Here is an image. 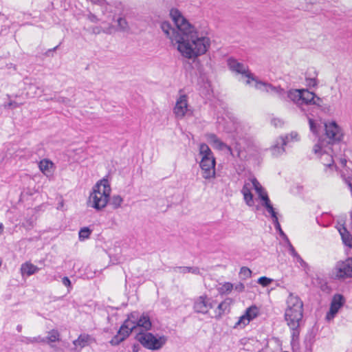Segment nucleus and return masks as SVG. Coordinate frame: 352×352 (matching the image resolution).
Wrapping results in <instances>:
<instances>
[{"mask_svg":"<svg viewBox=\"0 0 352 352\" xmlns=\"http://www.w3.org/2000/svg\"><path fill=\"white\" fill-rule=\"evenodd\" d=\"M175 28L170 22L163 21L161 29L172 42L177 43V50L186 58H194L206 54L210 46V39L198 32L177 8L170 11Z\"/></svg>","mask_w":352,"mask_h":352,"instance_id":"f257e3e1","label":"nucleus"},{"mask_svg":"<svg viewBox=\"0 0 352 352\" xmlns=\"http://www.w3.org/2000/svg\"><path fill=\"white\" fill-rule=\"evenodd\" d=\"M287 308L284 318L292 331V340L299 338L303 318V302L298 296L290 294L287 300Z\"/></svg>","mask_w":352,"mask_h":352,"instance_id":"f03ea898","label":"nucleus"},{"mask_svg":"<svg viewBox=\"0 0 352 352\" xmlns=\"http://www.w3.org/2000/svg\"><path fill=\"white\" fill-rule=\"evenodd\" d=\"M111 190V186L107 178L104 177L98 182L89 197L90 206L97 210L104 208L109 201Z\"/></svg>","mask_w":352,"mask_h":352,"instance_id":"7ed1b4c3","label":"nucleus"},{"mask_svg":"<svg viewBox=\"0 0 352 352\" xmlns=\"http://www.w3.org/2000/svg\"><path fill=\"white\" fill-rule=\"evenodd\" d=\"M135 339L144 347L153 351L160 349L167 341L166 336H162L157 338L149 332L138 333Z\"/></svg>","mask_w":352,"mask_h":352,"instance_id":"20e7f679","label":"nucleus"},{"mask_svg":"<svg viewBox=\"0 0 352 352\" xmlns=\"http://www.w3.org/2000/svg\"><path fill=\"white\" fill-rule=\"evenodd\" d=\"M228 65L230 69L237 74H242L248 79L245 81L246 85H251V81L256 82L258 78L256 77L243 63L238 62L236 59L230 58L228 60Z\"/></svg>","mask_w":352,"mask_h":352,"instance_id":"39448f33","label":"nucleus"},{"mask_svg":"<svg viewBox=\"0 0 352 352\" xmlns=\"http://www.w3.org/2000/svg\"><path fill=\"white\" fill-rule=\"evenodd\" d=\"M333 274L339 280L352 278V258L338 262L333 270Z\"/></svg>","mask_w":352,"mask_h":352,"instance_id":"423d86ee","label":"nucleus"},{"mask_svg":"<svg viewBox=\"0 0 352 352\" xmlns=\"http://www.w3.org/2000/svg\"><path fill=\"white\" fill-rule=\"evenodd\" d=\"M325 135L329 138L327 144H333L341 141L342 133L341 129L335 121L324 124Z\"/></svg>","mask_w":352,"mask_h":352,"instance_id":"0eeeda50","label":"nucleus"},{"mask_svg":"<svg viewBox=\"0 0 352 352\" xmlns=\"http://www.w3.org/2000/svg\"><path fill=\"white\" fill-rule=\"evenodd\" d=\"M215 158L214 157H207L203 163V159L200 162V167L202 170V177L206 179H210L215 177Z\"/></svg>","mask_w":352,"mask_h":352,"instance_id":"6e6552de","label":"nucleus"},{"mask_svg":"<svg viewBox=\"0 0 352 352\" xmlns=\"http://www.w3.org/2000/svg\"><path fill=\"white\" fill-rule=\"evenodd\" d=\"M212 307L210 299L207 296H200L194 300L193 309L196 313L206 314Z\"/></svg>","mask_w":352,"mask_h":352,"instance_id":"1a4fd4ad","label":"nucleus"},{"mask_svg":"<svg viewBox=\"0 0 352 352\" xmlns=\"http://www.w3.org/2000/svg\"><path fill=\"white\" fill-rule=\"evenodd\" d=\"M344 302L345 299L342 294H337L334 295L330 305L329 311L326 315V320L329 321L332 320L336 316L339 309L344 305Z\"/></svg>","mask_w":352,"mask_h":352,"instance_id":"9d476101","label":"nucleus"},{"mask_svg":"<svg viewBox=\"0 0 352 352\" xmlns=\"http://www.w3.org/2000/svg\"><path fill=\"white\" fill-rule=\"evenodd\" d=\"M254 87L261 91H265L267 93H274V94L282 97L285 94L284 89L281 88L280 86L275 87L273 85L268 83L267 82H263L258 78L256 79Z\"/></svg>","mask_w":352,"mask_h":352,"instance_id":"9b49d317","label":"nucleus"},{"mask_svg":"<svg viewBox=\"0 0 352 352\" xmlns=\"http://www.w3.org/2000/svg\"><path fill=\"white\" fill-rule=\"evenodd\" d=\"M301 92L302 97L300 98L299 107L301 111L306 113L307 116L308 115L307 113L312 114V113L310 112L311 109L309 108V106H311L312 103H314L316 94L312 91H308L307 89H302Z\"/></svg>","mask_w":352,"mask_h":352,"instance_id":"f8f14e48","label":"nucleus"},{"mask_svg":"<svg viewBox=\"0 0 352 352\" xmlns=\"http://www.w3.org/2000/svg\"><path fill=\"white\" fill-rule=\"evenodd\" d=\"M298 133L296 132H292L291 133L285 136H281L279 138V142L272 148L273 155L277 156L285 151L284 146L287 145L290 140H298Z\"/></svg>","mask_w":352,"mask_h":352,"instance_id":"ddd939ff","label":"nucleus"},{"mask_svg":"<svg viewBox=\"0 0 352 352\" xmlns=\"http://www.w3.org/2000/svg\"><path fill=\"white\" fill-rule=\"evenodd\" d=\"M188 110V100L186 95H182L177 100L174 107V113L177 118H183Z\"/></svg>","mask_w":352,"mask_h":352,"instance_id":"4468645a","label":"nucleus"},{"mask_svg":"<svg viewBox=\"0 0 352 352\" xmlns=\"http://www.w3.org/2000/svg\"><path fill=\"white\" fill-rule=\"evenodd\" d=\"M258 315L257 307L254 305L248 307L245 314L240 317V319L236 324V325L243 324V327L249 324V322L255 318Z\"/></svg>","mask_w":352,"mask_h":352,"instance_id":"2eb2a0df","label":"nucleus"},{"mask_svg":"<svg viewBox=\"0 0 352 352\" xmlns=\"http://www.w3.org/2000/svg\"><path fill=\"white\" fill-rule=\"evenodd\" d=\"M94 342H96L95 338H92L90 335L81 333L76 340L73 341V344L82 349Z\"/></svg>","mask_w":352,"mask_h":352,"instance_id":"dca6fc26","label":"nucleus"},{"mask_svg":"<svg viewBox=\"0 0 352 352\" xmlns=\"http://www.w3.org/2000/svg\"><path fill=\"white\" fill-rule=\"evenodd\" d=\"M287 245L290 254L296 259V261L300 263V266L303 267L305 273L307 274L309 271L310 270V267L308 265V263H307L298 254V252L296 251L295 248H294L291 243H289Z\"/></svg>","mask_w":352,"mask_h":352,"instance_id":"f3484780","label":"nucleus"},{"mask_svg":"<svg viewBox=\"0 0 352 352\" xmlns=\"http://www.w3.org/2000/svg\"><path fill=\"white\" fill-rule=\"evenodd\" d=\"M136 325L137 327L143 328L145 331L150 330L152 327V322L149 314L148 312H144L140 314Z\"/></svg>","mask_w":352,"mask_h":352,"instance_id":"a211bd4d","label":"nucleus"},{"mask_svg":"<svg viewBox=\"0 0 352 352\" xmlns=\"http://www.w3.org/2000/svg\"><path fill=\"white\" fill-rule=\"evenodd\" d=\"M208 140L213 144L219 150H223L224 148H227L230 153L232 154V148L230 146H228L226 144L223 142L214 133H210L208 135Z\"/></svg>","mask_w":352,"mask_h":352,"instance_id":"6ab92c4d","label":"nucleus"},{"mask_svg":"<svg viewBox=\"0 0 352 352\" xmlns=\"http://www.w3.org/2000/svg\"><path fill=\"white\" fill-rule=\"evenodd\" d=\"M339 233L344 245L352 248V236L344 225L338 228Z\"/></svg>","mask_w":352,"mask_h":352,"instance_id":"aec40b11","label":"nucleus"},{"mask_svg":"<svg viewBox=\"0 0 352 352\" xmlns=\"http://www.w3.org/2000/svg\"><path fill=\"white\" fill-rule=\"evenodd\" d=\"M126 333V331L123 330V327H120L117 334L112 338V339L109 341V343L112 346H117L120 344L122 341H124L129 336V333Z\"/></svg>","mask_w":352,"mask_h":352,"instance_id":"412c9836","label":"nucleus"},{"mask_svg":"<svg viewBox=\"0 0 352 352\" xmlns=\"http://www.w3.org/2000/svg\"><path fill=\"white\" fill-rule=\"evenodd\" d=\"M39 268L37 266L29 262L23 263L21 267V271L23 276L27 275L28 276H30L36 274Z\"/></svg>","mask_w":352,"mask_h":352,"instance_id":"4be33fe9","label":"nucleus"},{"mask_svg":"<svg viewBox=\"0 0 352 352\" xmlns=\"http://www.w3.org/2000/svg\"><path fill=\"white\" fill-rule=\"evenodd\" d=\"M173 271L182 274L192 273L193 274H200V270L198 267H174Z\"/></svg>","mask_w":352,"mask_h":352,"instance_id":"5701e85b","label":"nucleus"},{"mask_svg":"<svg viewBox=\"0 0 352 352\" xmlns=\"http://www.w3.org/2000/svg\"><path fill=\"white\" fill-rule=\"evenodd\" d=\"M199 154L202 156L203 163L206 160L207 157H214L209 146L205 144L201 143L199 145Z\"/></svg>","mask_w":352,"mask_h":352,"instance_id":"b1692460","label":"nucleus"},{"mask_svg":"<svg viewBox=\"0 0 352 352\" xmlns=\"http://www.w3.org/2000/svg\"><path fill=\"white\" fill-rule=\"evenodd\" d=\"M241 192L243 195L244 200L247 205L252 206L254 205L253 194L251 192L249 188L247 187L246 184L243 186Z\"/></svg>","mask_w":352,"mask_h":352,"instance_id":"393cba45","label":"nucleus"},{"mask_svg":"<svg viewBox=\"0 0 352 352\" xmlns=\"http://www.w3.org/2000/svg\"><path fill=\"white\" fill-rule=\"evenodd\" d=\"M287 96L289 99H291L292 100H293L299 105L300 98L302 97L301 90H290L288 91Z\"/></svg>","mask_w":352,"mask_h":352,"instance_id":"a878e982","label":"nucleus"},{"mask_svg":"<svg viewBox=\"0 0 352 352\" xmlns=\"http://www.w3.org/2000/svg\"><path fill=\"white\" fill-rule=\"evenodd\" d=\"M123 199L120 195H113L111 198L109 197V203L110 206H113V209H118L120 207Z\"/></svg>","mask_w":352,"mask_h":352,"instance_id":"bb28decb","label":"nucleus"},{"mask_svg":"<svg viewBox=\"0 0 352 352\" xmlns=\"http://www.w3.org/2000/svg\"><path fill=\"white\" fill-rule=\"evenodd\" d=\"M120 327H123V330L126 331H127L126 333H129V336L131 334V333L132 332V331L135 327H137V325L135 322H133V321H131L130 319H129L127 318L124 320V322H123V324L121 325Z\"/></svg>","mask_w":352,"mask_h":352,"instance_id":"cd10ccee","label":"nucleus"},{"mask_svg":"<svg viewBox=\"0 0 352 352\" xmlns=\"http://www.w3.org/2000/svg\"><path fill=\"white\" fill-rule=\"evenodd\" d=\"M273 223L274 225L275 229L277 230L280 236L283 238V239L287 243H291L287 237V236L285 234V233L282 230L280 223L278 221V218H276V219L273 220Z\"/></svg>","mask_w":352,"mask_h":352,"instance_id":"c85d7f7f","label":"nucleus"},{"mask_svg":"<svg viewBox=\"0 0 352 352\" xmlns=\"http://www.w3.org/2000/svg\"><path fill=\"white\" fill-rule=\"evenodd\" d=\"M327 143L324 140L319 139L318 144L314 147V151L316 154L327 153V151H323V148L326 146Z\"/></svg>","mask_w":352,"mask_h":352,"instance_id":"c756f323","label":"nucleus"},{"mask_svg":"<svg viewBox=\"0 0 352 352\" xmlns=\"http://www.w3.org/2000/svg\"><path fill=\"white\" fill-rule=\"evenodd\" d=\"M92 230L88 227L82 228L78 233V237L80 241H84L85 239H89Z\"/></svg>","mask_w":352,"mask_h":352,"instance_id":"7c9ffc66","label":"nucleus"},{"mask_svg":"<svg viewBox=\"0 0 352 352\" xmlns=\"http://www.w3.org/2000/svg\"><path fill=\"white\" fill-rule=\"evenodd\" d=\"M313 283L324 291L327 288V282L322 278L317 276L313 278Z\"/></svg>","mask_w":352,"mask_h":352,"instance_id":"2f4dec72","label":"nucleus"},{"mask_svg":"<svg viewBox=\"0 0 352 352\" xmlns=\"http://www.w3.org/2000/svg\"><path fill=\"white\" fill-rule=\"evenodd\" d=\"M60 333L57 330L52 329L49 332L47 340L50 342H55L59 340Z\"/></svg>","mask_w":352,"mask_h":352,"instance_id":"473e14b6","label":"nucleus"},{"mask_svg":"<svg viewBox=\"0 0 352 352\" xmlns=\"http://www.w3.org/2000/svg\"><path fill=\"white\" fill-rule=\"evenodd\" d=\"M308 120H309L310 131L315 135H318L319 131H318V128H319L320 126L317 125V124L315 122V121L312 118H308Z\"/></svg>","mask_w":352,"mask_h":352,"instance_id":"72a5a7b5","label":"nucleus"},{"mask_svg":"<svg viewBox=\"0 0 352 352\" xmlns=\"http://www.w3.org/2000/svg\"><path fill=\"white\" fill-rule=\"evenodd\" d=\"M118 25L121 31L124 32L129 30L128 23L124 18L120 17L118 19Z\"/></svg>","mask_w":352,"mask_h":352,"instance_id":"f704fd0d","label":"nucleus"},{"mask_svg":"<svg viewBox=\"0 0 352 352\" xmlns=\"http://www.w3.org/2000/svg\"><path fill=\"white\" fill-rule=\"evenodd\" d=\"M233 288V285L230 283H226L221 287L219 288V292L220 294H226L232 291Z\"/></svg>","mask_w":352,"mask_h":352,"instance_id":"c9c22d12","label":"nucleus"},{"mask_svg":"<svg viewBox=\"0 0 352 352\" xmlns=\"http://www.w3.org/2000/svg\"><path fill=\"white\" fill-rule=\"evenodd\" d=\"M52 165V163L49 160H41L39 163V168L43 173H45V171L48 170L50 166Z\"/></svg>","mask_w":352,"mask_h":352,"instance_id":"e433bc0d","label":"nucleus"},{"mask_svg":"<svg viewBox=\"0 0 352 352\" xmlns=\"http://www.w3.org/2000/svg\"><path fill=\"white\" fill-rule=\"evenodd\" d=\"M34 226V221L32 218L26 219L22 223V227H23L26 230H32Z\"/></svg>","mask_w":352,"mask_h":352,"instance_id":"4c0bfd02","label":"nucleus"},{"mask_svg":"<svg viewBox=\"0 0 352 352\" xmlns=\"http://www.w3.org/2000/svg\"><path fill=\"white\" fill-rule=\"evenodd\" d=\"M273 282V279L266 276H261L258 279L257 283L263 287H267L270 283Z\"/></svg>","mask_w":352,"mask_h":352,"instance_id":"58836bf2","label":"nucleus"},{"mask_svg":"<svg viewBox=\"0 0 352 352\" xmlns=\"http://www.w3.org/2000/svg\"><path fill=\"white\" fill-rule=\"evenodd\" d=\"M258 195H259L260 199L263 201V203H262L263 206H267V204H271L270 199L266 192L263 193L261 191L260 193H258Z\"/></svg>","mask_w":352,"mask_h":352,"instance_id":"ea45409f","label":"nucleus"},{"mask_svg":"<svg viewBox=\"0 0 352 352\" xmlns=\"http://www.w3.org/2000/svg\"><path fill=\"white\" fill-rule=\"evenodd\" d=\"M264 207L266 208L267 211L270 214L271 217L272 218V221L274 219H276V218H278L277 212L275 211L272 204H267V206H265Z\"/></svg>","mask_w":352,"mask_h":352,"instance_id":"a19ab883","label":"nucleus"},{"mask_svg":"<svg viewBox=\"0 0 352 352\" xmlns=\"http://www.w3.org/2000/svg\"><path fill=\"white\" fill-rule=\"evenodd\" d=\"M140 316V314L138 311H133L128 315L127 318L136 324L138 323Z\"/></svg>","mask_w":352,"mask_h":352,"instance_id":"79ce46f5","label":"nucleus"},{"mask_svg":"<svg viewBox=\"0 0 352 352\" xmlns=\"http://www.w3.org/2000/svg\"><path fill=\"white\" fill-rule=\"evenodd\" d=\"M305 80L307 82V85L310 87H315L318 85V80L316 78L306 77Z\"/></svg>","mask_w":352,"mask_h":352,"instance_id":"37998d69","label":"nucleus"},{"mask_svg":"<svg viewBox=\"0 0 352 352\" xmlns=\"http://www.w3.org/2000/svg\"><path fill=\"white\" fill-rule=\"evenodd\" d=\"M228 305L226 302H221L217 307V309L219 310L218 316L217 318H221V315L224 313Z\"/></svg>","mask_w":352,"mask_h":352,"instance_id":"c03bdc74","label":"nucleus"},{"mask_svg":"<svg viewBox=\"0 0 352 352\" xmlns=\"http://www.w3.org/2000/svg\"><path fill=\"white\" fill-rule=\"evenodd\" d=\"M252 185H253L255 190L258 193H260L261 191H263V187L261 186V184H259V182H258V180L256 178H253L252 179Z\"/></svg>","mask_w":352,"mask_h":352,"instance_id":"a18cd8bd","label":"nucleus"},{"mask_svg":"<svg viewBox=\"0 0 352 352\" xmlns=\"http://www.w3.org/2000/svg\"><path fill=\"white\" fill-rule=\"evenodd\" d=\"M240 274L245 278L251 276L252 271L247 267H242L240 270Z\"/></svg>","mask_w":352,"mask_h":352,"instance_id":"49530a36","label":"nucleus"},{"mask_svg":"<svg viewBox=\"0 0 352 352\" xmlns=\"http://www.w3.org/2000/svg\"><path fill=\"white\" fill-rule=\"evenodd\" d=\"M311 105H314L320 108L322 107V99L316 95V98H314V103H312Z\"/></svg>","mask_w":352,"mask_h":352,"instance_id":"de8ad7c7","label":"nucleus"},{"mask_svg":"<svg viewBox=\"0 0 352 352\" xmlns=\"http://www.w3.org/2000/svg\"><path fill=\"white\" fill-rule=\"evenodd\" d=\"M62 283L68 288L69 290L72 288V283L67 276H64L62 278Z\"/></svg>","mask_w":352,"mask_h":352,"instance_id":"09e8293b","label":"nucleus"},{"mask_svg":"<svg viewBox=\"0 0 352 352\" xmlns=\"http://www.w3.org/2000/svg\"><path fill=\"white\" fill-rule=\"evenodd\" d=\"M58 102H62V103H63V104H65L66 105L70 106L71 105L72 100L69 99L67 98H65V97H59L58 98Z\"/></svg>","mask_w":352,"mask_h":352,"instance_id":"8fccbe9b","label":"nucleus"},{"mask_svg":"<svg viewBox=\"0 0 352 352\" xmlns=\"http://www.w3.org/2000/svg\"><path fill=\"white\" fill-rule=\"evenodd\" d=\"M235 289H236V291H238V292H241L244 291V289H245V285H244V284H243V283H240L237 284V285L235 286Z\"/></svg>","mask_w":352,"mask_h":352,"instance_id":"3c124183","label":"nucleus"},{"mask_svg":"<svg viewBox=\"0 0 352 352\" xmlns=\"http://www.w3.org/2000/svg\"><path fill=\"white\" fill-rule=\"evenodd\" d=\"M18 106H19L18 104L14 101H10V102L8 103V104L6 105V107L10 108V109L16 108Z\"/></svg>","mask_w":352,"mask_h":352,"instance_id":"603ef678","label":"nucleus"},{"mask_svg":"<svg viewBox=\"0 0 352 352\" xmlns=\"http://www.w3.org/2000/svg\"><path fill=\"white\" fill-rule=\"evenodd\" d=\"M140 349V346L139 343H135L132 346V351L133 352H139Z\"/></svg>","mask_w":352,"mask_h":352,"instance_id":"864d4df0","label":"nucleus"},{"mask_svg":"<svg viewBox=\"0 0 352 352\" xmlns=\"http://www.w3.org/2000/svg\"><path fill=\"white\" fill-rule=\"evenodd\" d=\"M89 19L91 22H94V23H96L98 21L97 16L93 14H90L89 15Z\"/></svg>","mask_w":352,"mask_h":352,"instance_id":"5fc2aeb1","label":"nucleus"},{"mask_svg":"<svg viewBox=\"0 0 352 352\" xmlns=\"http://www.w3.org/2000/svg\"><path fill=\"white\" fill-rule=\"evenodd\" d=\"M322 111L324 113H329L330 111V106L323 104L322 107L320 108Z\"/></svg>","mask_w":352,"mask_h":352,"instance_id":"6e6d98bb","label":"nucleus"},{"mask_svg":"<svg viewBox=\"0 0 352 352\" xmlns=\"http://www.w3.org/2000/svg\"><path fill=\"white\" fill-rule=\"evenodd\" d=\"M58 46H59V45H57V46H56V47H54V48H52V49H50V50H48L46 52V55L49 56L50 53H52V52H53L56 51V50L58 49Z\"/></svg>","mask_w":352,"mask_h":352,"instance_id":"4d7b16f0","label":"nucleus"},{"mask_svg":"<svg viewBox=\"0 0 352 352\" xmlns=\"http://www.w3.org/2000/svg\"><path fill=\"white\" fill-rule=\"evenodd\" d=\"M22 329V326L21 324L17 325L16 330L18 332H21Z\"/></svg>","mask_w":352,"mask_h":352,"instance_id":"13d9d810","label":"nucleus"},{"mask_svg":"<svg viewBox=\"0 0 352 352\" xmlns=\"http://www.w3.org/2000/svg\"><path fill=\"white\" fill-rule=\"evenodd\" d=\"M278 122H280V120H272V122L274 123V124L275 126H276V125H277Z\"/></svg>","mask_w":352,"mask_h":352,"instance_id":"bf43d9fd","label":"nucleus"},{"mask_svg":"<svg viewBox=\"0 0 352 352\" xmlns=\"http://www.w3.org/2000/svg\"><path fill=\"white\" fill-rule=\"evenodd\" d=\"M278 122H280V120H272V122L274 123V124L275 126H276V125H277Z\"/></svg>","mask_w":352,"mask_h":352,"instance_id":"052dcab7","label":"nucleus"},{"mask_svg":"<svg viewBox=\"0 0 352 352\" xmlns=\"http://www.w3.org/2000/svg\"><path fill=\"white\" fill-rule=\"evenodd\" d=\"M348 184H349V186L352 192V182H349Z\"/></svg>","mask_w":352,"mask_h":352,"instance_id":"680f3d73","label":"nucleus"},{"mask_svg":"<svg viewBox=\"0 0 352 352\" xmlns=\"http://www.w3.org/2000/svg\"><path fill=\"white\" fill-rule=\"evenodd\" d=\"M3 224L0 223V232L3 230Z\"/></svg>","mask_w":352,"mask_h":352,"instance_id":"e2e57ef3","label":"nucleus"},{"mask_svg":"<svg viewBox=\"0 0 352 352\" xmlns=\"http://www.w3.org/2000/svg\"><path fill=\"white\" fill-rule=\"evenodd\" d=\"M351 218H352V212H351Z\"/></svg>","mask_w":352,"mask_h":352,"instance_id":"0e129e2a","label":"nucleus"}]
</instances>
